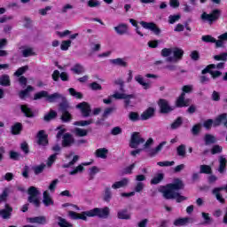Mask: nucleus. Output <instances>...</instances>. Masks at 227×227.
I'll use <instances>...</instances> for the list:
<instances>
[{
	"mask_svg": "<svg viewBox=\"0 0 227 227\" xmlns=\"http://www.w3.org/2000/svg\"><path fill=\"white\" fill-rule=\"evenodd\" d=\"M89 217H98L99 219H107L111 215V209L109 207H95L88 211Z\"/></svg>",
	"mask_w": 227,
	"mask_h": 227,
	"instance_id": "39448f33",
	"label": "nucleus"
},
{
	"mask_svg": "<svg viewBox=\"0 0 227 227\" xmlns=\"http://www.w3.org/2000/svg\"><path fill=\"white\" fill-rule=\"evenodd\" d=\"M37 145L39 146H49V135L45 133V130L41 129L37 132Z\"/></svg>",
	"mask_w": 227,
	"mask_h": 227,
	"instance_id": "9d476101",
	"label": "nucleus"
},
{
	"mask_svg": "<svg viewBox=\"0 0 227 227\" xmlns=\"http://www.w3.org/2000/svg\"><path fill=\"white\" fill-rule=\"evenodd\" d=\"M210 152L211 155H217V153H223V146L219 145H215L212 146Z\"/></svg>",
	"mask_w": 227,
	"mask_h": 227,
	"instance_id": "de8ad7c7",
	"label": "nucleus"
},
{
	"mask_svg": "<svg viewBox=\"0 0 227 227\" xmlns=\"http://www.w3.org/2000/svg\"><path fill=\"white\" fill-rule=\"evenodd\" d=\"M43 203L44 207H51L54 206V200H52V197H51V193L49 191H44L43 193Z\"/></svg>",
	"mask_w": 227,
	"mask_h": 227,
	"instance_id": "a211bd4d",
	"label": "nucleus"
},
{
	"mask_svg": "<svg viewBox=\"0 0 227 227\" xmlns=\"http://www.w3.org/2000/svg\"><path fill=\"white\" fill-rule=\"evenodd\" d=\"M127 185H129V179L124 177L112 184V189H121V187H127Z\"/></svg>",
	"mask_w": 227,
	"mask_h": 227,
	"instance_id": "393cba45",
	"label": "nucleus"
},
{
	"mask_svg": "<svg viewBox=\"0 0 227 227\" xmlns=\"http://www.w3.org/2000/svg\"><path fill=\"white\" fill-rule=\"evenodd\" d=\"M84 171V167L81 164L78 165L75 168L69 172V175H77V173H82Z\"/></svg>",
	"mask_w": 227,
	"mask_h": 227,
	"instance_id": "774afa93",
	"label": "nucleus"
},
{
	"mask_svg": "<svg viewBox=\"0 0 227 227\" xmlns=\"http://www.w3.org/2000/svg\"><path fill=\"white\" fill-rule=\"evenodd\" d=\"M72 45L71 40L62 41L60 49L61 51H68V48Z\"/></svg>",
	"mask_w": 227,
	"mask_h": 227,
	"instance_id": "e2e57ef3",
	"label": "nucleus"
},
{
	"mask_svg": "<svg viewBox=\"0 0 227 227\" xmlns=\"http://www.w3.org/2000/svg\"><path fill=\"white\" fill-rule=\"evenodd\" d=\"M12 82L10 81V75L2 74L0 76V85L1 86H11Z\"/></svg>",
	"mask_w": 227,
	"mask_h": 227,
	"instance_id": "f704fd0d",
	"label": "nucleus"
},
{
	"mask_svg": "<svg viewBox=\"0 0 227 227\" xmlns=\"http://www.w3.org/2000/svg\"><path fill=\"white\" fill-rule=\"evenodd\" d=\"M89 88H90V90H92V91L102 90V85H100V83H98L97 82H93L90 83Z\"/></svg>",
	"mask_w": 227,
	"mask_h": 227,
	"instance_id": "4d7b16f0",
	"label": "nucleus"
},
{
	"mask_svg": "<svg viewBox=\"0 0 227 227\" xmlns=\"http://www.w3.org/2000/svg\"><path fill=\"white\" fill-rule=\"evenodd\" d=\"M221 191H223L221 189V187H216V188L213 189L212 194H214V196H215L217 201L222 203V205H224V203H226V200H224V198H223V195H221Z\"/></svg>",
	"mask_w": 227,
	"mask_h": 227,
	"instance_id": "b1692460",
	"label": "nucleus"
},
{
	"mask_svg": "<svg viewBox=\"0 0 227 227\" xmlns=\"http://www.w3.org/2000/svg\"><path fill=\"white\" fill-rule=\"evenodd\" d=\"M129 119L130 121H139V120H141V115L139 116V113L137 112H130L129 114Z\"/></svg>",
	"mask_w": 227,
	"mask_h": 227,
	"instance_id": "8fccbe9b",
	"label": "nucleus"
},
{
	"mask_svg": "<svg viewBox=\"0 0 227 227\" xmlns=\"http://www.w3.org/2000/svg\"><path fill=\"white\" fill-rule=\"evenodd\" d=\"M20 111H21V113H23V114L26 116V118H35V112H33V110L31 108H29V106L21 105Z\"/></svg>",
	"mask_w": 227,
	"mask_h": 227,
	"instance_id": "aec40b11",
	"label": "nucleus"
},
{
	"mask_svg": "<svg viewBox=\"0 0 227 227\" xmlns=\"http://www.w3.org/2000/svg\"><path fill=\"white\" fill-rule=\"evenodd\" d=\"M185 184L180 178H175L173 183L168 184L165 186H160L159 192H161L165 200H176V203L186 201L187 197L180 194L178 191L184 190Z\"/></svg>",
	"mask_w": 227,
	"mask_h": 227,
	"instance_id": "f257e3e1",
	"label": "nucleus"
},
{
	"mask_svg": "<svg viewBox=\"0 0 227 227\" xmlns=\"http://www.w3.org/2000/svg\"><path fill=\"white\" fill-rule=\"evenodd\" d=\"M202 42H205L206 43H215V38H214L210 35H203L201 37Z\"/></svg>",
	"mask_w": 227,
	"mask_h": 227,
	"instance_id": "13d9d810",
	"label": "nucleus"
},
{
	"mask_svg": "<svg viewBox=\"0 0 227 227\" xmlns=\"http://www.w3.org/2000/svg\"><path fill=\"white\" fill-rule=\"evenodd\" d=\"M177 155L179 157H185V145H180L176 148Z\"/></svg>",
	"mask_w": 227,
	"mask_h": 227,
	"instance_id": "052dcab7",
	"label": "nucleus"
},
{
	"mask_svg": "<svg viewBox=\"0 0 227 227\" xmlns=\"http://www.w3.org/2000/svg\"><path fill=\"white\" fill-rule=\"evenodd\" d=\"M62 96L63 94H59V92H55L50 95L48 91L41 90L39 92H36L34 95V100H42V98H46V102H49L50 104H53L54 102H56V100L59 99V98Z\"/></svg>",
	"mask_w": 227,
	"mask_h": 227,
	"instance_id": "7ed1b4c3",
	"label": "nucleus"
},
{
	"mask_svg": "<svg viewBox=\"0 0 227 227\" xmlns=\"http://www.w3.org/2000/svg\"><path fill=\"white\" fill-rule=\"evenodd\" d=\"M204 141L206 145H214V143H215V137L210 134H206Z\"/></svg>",
	"mask_w": 227,
	"mask_h": 227,
	"instance_id": "864d4df0",
	"label": "nucleus"
},
{
	"mask_svg": "<svg viewBox=\"0 0 227 227\" xmlns=\"http://www.w3.org/2000/svg\"><path fill=\"white\" fill-rule=\"evenodd\" d=\"M200 173L202 175H212V167L209 165H200Z\"/></svg>",
	"mask_w": 227,
	"mask_h": 227,
	"instance_id": "79ce46f5",
	"label": "nucleus"
},
{
	"mask_svg": "<svg viewBox=\"0 0 227 227\" xmlns=\"http://www.w3.org/2000/svg\"><path fill=\"white\" fill-rule=\"evenodd\" d=\"M135 81H137V82H138V84H140L141 86H144V90H149L150 83L145 82L143 76H141L140 74L135 76Z\"/></svg>",
	"mask_w": 227,
	"mask_h": 227,
	"instance_id": "e433bc0d",
	"label": "nucleus"
},
{
	"mask_svg": "<svg viewBox=\"0 0 227 227\" xmlns=\"http://www.w3.org/2000/svg\"><path fill=\"white\" fill-rule=\"evenodd\" d=\"M114 31L117 35H125L129 31V27L125 23H121L117 27H114Z\"/></svg>",
	"mask_w": 227,
	"mask_h": 227,
	"instance_id": "bb28decb",
	"label": "nucleus"
},
{
	"mask_svg": "<svg viewBox=\"0 0 227 227\" xmlns=\"http://www.w3.org/2000/svg\"><path fill=\"white\" fill-rule=\"evenodd\" d=\"M114 111H116L115 106L106 108L102 114V118H109V115L113 114V113H114Z\"/></svg>",
	"mask_w": 227,
	"mask_h": 227,
	"instance_id": "09e8293b",
	"label": "nucleus"
},
{
	"mask_svg": "<svg viewBox=\"0 0 227 227\" xmlns=\"http://www.w3.org/2000/svg\"><path fill=\"white\" fill-rule=\"evenodd\" d=\"M22 129H23L22 123L16 122L14 123V125L12 126L11 133L12 134V136H19V134L22 132Z\"/></svg>",
	"mask_w": 227,
	"mask_h": 227,
	"instance_id": "a878e982",
	"label": "nucleus"
},
{
	"mask_svg": "<svg viewBox=\"0 0 227 227\" xmlns=\"http://www.w3.org/2000/svg\"><path fill=\"white\" fill-rule=\"evenodd\" d=\"M71 72L73 74H76V75H81V74H84V67L77 63L73 67H71Z\"/></svg>",
	"mask_w": 227,
	"mask_h": 227,
	"instance_id": "2f4dec72",
	"label": "nucleus"
},
{
	"mask_svg": "<svg viewBox=\"0 0 227 227\" xmlns=\"http://www.w3.org/2000/svg\"><path fill=\"white\" fill-rule=\"evenodd\" d=\"M184 123V120L182 117H177L173 123L170 125V129L172 130H176V129H179V127H182V124Z\"/></svg>",
	"mask_w": 227,
	"mask_h": 227,
	"instance_id": "c9c22d12",
	"label": "nucleus"
},
{
	"mask_svg": "<svg viewBox=\"0 0 227 227\" xmlns=\"http://www.w3.org/2000/svg\"><path fill=\"white\" fill-rule=\"evenodd\" d=\"M23 58H29V56H35V51H33V48H27L22 51Z\"/></svg>",
	"mask_w": 227,
	"mask_h": 227,
	"instance_id": "680f3d73",
	"label": "nucleus"
},
{
	"mask_svg": "<svg viewBox=\"0 0 227 227\" xmlns=\"http://www.w3.org/2000/svg\"><path fill=\"white\" fill-rule=\"evenodd\" d=\"M110 63L112 65H114L115 67H121L122 68H127L129 67V64L127 63V61H125V59L121 58L110 59Z\"/></svg>",
	"mask_w": 227,
	"mask_h": 227,
	"instance_id": "412c9836",
	"label": "nucleus"
},
{
	"mask_svg": "<svg viewBox=\"0 0 227 227\" xmlns=\"http://www.w3.org/2000/svg\"><path fill=\"white\" fill-rule=\"evenodd\" d=\"M129 22H130L131 26L136 27L137 35H139V36H144L143 33L139 29V26L137 25V21L136 20H134V19H129Z\"/></svg>",
	"mask_w": 227,
	"mask_h": 227,
	"instance_id": "5fc2aeb1",
	"label": "nucleus"
},
{
	"mask_svg": "<svg viewBox=\"0 0 227 227\" xmlns=\"http://www.w3.org/2000/svg\"><path fill=\"white\" fill-rule=\"evenodd\" d=\"M140 25L142 26V27H144V29H150V31H153V33H154V35H156L157 36H159V35H160L161 33V30L157 27V24H155L154 22L140 21Z\"/></svg>",
	"mask_w": 227,
	"mask_h": 227,
	"instance_id": "f8f14e48",
	"label": "nucleus"
},
{
	"mask_svg": "<svg viewBox=\"0 0 227 227\" xmlns=\"http://www.w3.org/2000/svg\"><path fill=\"white\" fill-rule=\"evenodd\" d=\"M176 107H188L189 99H184L183 98H178L176 101Z\"/></svg>",
	"mask_w": 227,
	"mask_h": 227,
	"instance_id": "ea45409f",
	"label": "nucleus"
},
{
	"mask_svg": "<svg viewBox=\"0 0 227 227\" xmlns=\"http://www.w3.org/2000/svg\"><path fill=\"white\" fill-rule=\"evenodd\" d=\"M75 143V138H74V135L71 133H65L62 137V148H70Z\"/></svg>",
	"mask_w": 227,
	"mask_h": 227,
	"instance_id": "9b49d317",
	"label": "nucleus"
},
{
	"mask_svg": "<svg viewBox=\"0 0 227 227\" xmlns=\"http://www.w3.org/2000/svg\"><path fill=\"white\" fill-rule=\"evenodd\" d=\"M59 227H72L74 226L72 223H68L67 221V219L61 217V216H59Z\"/></svg>",
	"mask_w": 227,
	"mask_h": 227,
	"instance_id": "603ef678",
	"label": "nucleus"
},
{
	"mask_svg": "<svg viewBox=\"0 0 227 227\" xmlns=\"http://www.w3.org/2000/svg\"><path fill=\"white\" fill-rule=\"evenodd\" d=\"M112 198H113V192H111V188H106L105 193L103 196L104 201H106V203H109V201H111Z\"/></svg>",
	"mask_w": 227,
	"mask_h": 227,
	"instance_id": "37998d69",
	"label": "nucleus"
},
{
	"mask_svg": "<svg viewBox=\"0 0 227 227\" xmlns=\"http://www.w3.org/2000/svg\"><path fill=\"white\" fill-rule=\"evenodd\" d=\"M157 166H160V168H168L169 166H175V161H158Z\"/></svg>",
	"mask_w": 227,
	"mask_h": 227,
	"instance_id": "338daca9",
	"label": "nucleus"
},
{
	"mask_svg": "<svg viewBox=\"0 0 227 227\" xmlns=\"http://www.w3.org/2000/svg\"><path fill=\"white\" fill-rule=\"evenodd\" d=\"M168 142L163 141L160 143L154 149H152L149 153L150 157H155L156 153L162 151V148L167 145Z\"/></svg>",
	"mask_w": 227,
	"mask_h": 227,
	"instance_id": "c756f323",
	"label": "nucleus"
},
{
	"mask_svg": "<svg viewBox=\"0 0 227 227\" xmlns=\"http://www.w3.org/2000/svg\"><path fill=\"white\" fill-rule=\"evenodd\" d=\"M27 201L28 203H31L34 205L35 208H40V206L42 205V202L40 201V199H38V195L40 194V191H38V188L35 186H30L27 190Z\"/></svg>",
	"mask_w": 227,
	"mask_h": 227,
	"instance_id": "20e7f679",
	"label": "nucleus"
},
{
	"mask_svg": "<svg viewBox=\"0 0 227 227\" xmlns=\"http://www.w3.org/2000/svg\"><path fill=\"white\" fill-rule=\"evenodd\" d=\"M214 69H215V64H209L201 71V74L202 75H205V74H210L211 75Z\"/></svg>",
	"mask_w": 227,
	"mask_h": 227,
	"instance_id": "3c124183",
	"label": "nucleus"
},
{
	"mask_svg": "<svg viewBox=\"0 0 227 227\" xmlns=\"http://www.w3.org/2000/svg\"><path fill=\"white\" fill-rule=\"evenodd\" d=\"M173 54L174 59H176V61H179L180 59H182V58H184V50L180 48H174Z\"/></svg>",
	"mask_w": 227,
	"mask_h": 227,
	"instance_id": "72a5a7b5",
	"label": "nucleus"
},
{
	"mask_svg": "<svg viewBox=\"0 0 227 227\" xmlns=\"http://www.w3.org/2000/svg\"><path fill=\"white\" fill-rule=\"evenodd\" d=\"M132 98H136V95L134 94H126V96H124V108L125 109H129V107H132Z\"/></svg>",
	"mask_w": 227,
	"mask_h": 227,
	"instance_id": "7c9ffc66",
	"label": "nucleus"
},
{
	"mask_svg": "<svg viewBox=\"0 0 227 227\" xmlns=\"http://www.w3.org/2000/svg\"><path fill=\"white\" fill-rule=\"evenodd\" d=\"M117 217L118 219H122L125 221H129V219L131 218L130 214L129 213V209H121L117 212Z\"/></svg>",
	"mask_w": 227,
	"mask_h": 227,
	"instance_id": "c85d7f7f",
	"label": "nucleus"
},
{
	"mask_svg": "<svg viewBox=\"0 0 227 227\" xmlns=\"http://www.w3.org/2000/svg\"><path fill=\"white\" fill-rule=\"evenodd\" d=\"M220 17L221 10L219 9H214L209 14L207 12H203L200 15V19L204 20V22H208V24H214V22H217Z\"/></svg>",
	"mask_w": 227,
	"mask_h": 227,
	"instance_id": "423d86ee",
	"label": "nucleus"
},
{
	"mask_svg": "<svg viewBox=\"0 0 227 227\" xmlns=\"http://www.w3.org/2000/svg\"><path fill=\"white\" fill-rule=\"evenodd\" d=\"M145 141V138L141 137V133L135 131L132 133L129 140V148H137L139 145H143Z\"/></svg>",
	"mask_w": 227,
	"mask_h": 227,
	"instance_id": "6e6552de",
	"label": "nucleus"
},
{
	"mask_svg": "<svg viewBox=\"0 0 227 227\" xmlns=\"http://www.w3.org/2000/svg\"><path fill=\"white\" fill-rule=\"evenodd\" d=\"M59 99L61 100V103L59 104V111L61 113L60 120L62 123H70L73 120L72 114L68 111L70 109V103H68L64 95Z\"/></svg>",
	"mask_w": 227,
	"mask_h": 227,
	"instance_id": "f03ea898",
	"label": "nucleus"
},
{
	"mask_svg": "<svg viewBox=\"0 0 227 227\" xmlns=\"http://www.w3.org/2000/svg\"><path fill=\"white\" fill-rule=\"evenodd\" d=\"M163 180H164V174L159 173L153 178L151 179V184L157 185V184H160V182Z\"/></svg>",
	"mask_w": 227,
	"mask_h": 227,
	"instance_id": "58836bf2",
	"label": "nucleus"
},
{
	"mask_svg": "<svg viewBox=\"0 0 227 227\" xmlns=\"http://www.w3.org/2000/svg\"><path fill=\"white\" fill-rule=\"evenodd\" d=\"M68 91H69V95H71V97H74V98H78L79 100H81L83 97L82 93L76 91L75 89H74V88H69Z\"/></svg>",
	"mask_w": 227,
	"mask_h": 227,
	"instance_id": "49530a36",
	"label": "nucleus"
},
{
	"mask_svg": "<svg viewBox=\"0 0 227 227\" xmlns=\"http://www.w3.org/2000/svg\"><path fill=\"white\" fill-rule=\"evenodd\" d=\"M227 42V32L220 35L218 36V40L215 39V49H219L221 47H224V42Z\"/></svg>",
	"mask_w": 227,
	"mask_h": 227,
	"instance_id": "4be33fe9",
	"label": "nucleus"
},
{
	"mask_svg": "<svg viewBox=\"0 0 227 227\" xmlns=\"http://www.w3.org/2000/svg\"><path fill=\"white\" fill-rule=\"evenodd\" d=\"M45 167L44 163H41L40 165L32 167V170L35 175H41V173L45 169Z\"/></svg>",
	"mask_w": 227,
	"mask_h": 227,
	"instance_id": "c03bdc74",
	"label": "nucleus"
},
{
	"mask_svg": "<svg viewBox=\"0 0 227 227\" xmlns=\"http://www.w3.org/2000/svg\"><path fill=\"white\" fill-rule=\"evenodd\" d=\"M74 132L79 137H84L85 136H88V131L81 128H75Z\"/></svg>",
	"mask_w": 227,
	"mask_h": 227,
	"instance_id": "bf43d9fd",
	"label": "nucleus"
},
{
	"mask_svg": "<svg viewBox=\"0 0 227 227\" xmlns=\"http://www.w3.org/2000/svg\"><path fill=\"white\" fill-rule=\"evenodd\" d=\"M200 130H201V124L197 123V124L193 125V127L192 129V134L193 136H198V134H200Z\"/></svg>",
	"mask_w": 227,
	"mask_h": 227,
	"instance_id": "0e129e2a",
	"label": "nucleus"
},
{
	"mask_svg": "<svg viewBox=\"0 0 227 227\" xmlns=\"http://www.w3.org/2000/svg\"><path fill=\"white\" fill-rule=\"evenodd\" d=\"M57 117H58V113L51 109L49 113L44 115L43 120L44 121H51V120H54Z\"/></svg>",
	"mask_w": 227,
	"mask_h": 227,
	"instance_id": "4c0bfd02",
	"label": "nucleus"
},
{
	"mask_svg": "<svg viewBox=\"0 0 227 227\" xmlns=\"http://www.w3.org/2000/svg\"><path fill=\"white\" fill-rule=\"evenodd\" d=\"M153 116H155V108L150 106L141 114V120L142 121H146V120H150Z\"/></svg>",
	"mask_w": 227,
	"mask_h": 227,
	"instance_id": "dca6fc26",
	"label": "nucleus"
},
{
	"mask_svg": "<svg viewBox=\"0 0 227 227\" xmlns=\"http://www.w3.org/2000/svg\"><path fill=\"white\" fill-rule=\"evenodd\" d=\"M58 155H59V153H55L51 154V155L48 158L47 166H48L49 168H51V166H52V164H54V162H56V160L58 159Z\"/></svg>",
	"mask_w": 227,
	"mask_h": 227,
	"instance_id": "6e6d98bb",
	"label": "nucleus"
},
{
	"mask_svg": "<svg viewBox=\"0 0 227 227\" xmlns=\"http://www.w3.org/2000/svg\"><path fill=\"white\" fill-rule=\"evenodd\" d=\"M96 157L99 159H107V153H109V150L106 148H99L96 150Z\"/></svg>",
	"mask_w": 227,
	"mask_h": 227,
	"instance_id": "473e14b6",
	"label": "nucleus"
},
{
	"mask_svg": "<svg viewBox=\"0 0 227 227\" xmlns=\"http://www.w3.org/2000/svg\"><path fill=\"white\" fill-rule=\"evenodd\" d=\"M68 215L74 221H78L79 219H81L82 221H88L89 213L88 211H83L79 214L75 211H68Z\"/></svg>",
	"mask_w": 227,
	"mask_h": 227,
	"instance_id": "4468645a",
	"label": "nucleus"
},
{
	"mask_svg": "<svg viewBox=\"0 0 227 227\" xmlns=\"http://www.w3.org/2000/svg\"><path fill=\"white\" fill-rule=\"evenodd\" d=\"M27 70H29V66H23L18 68V70L14 73V75L16 77H22V75H24Z\"/></svg>",
	"mask_w": 227,
	"mask_h": 227,
	"instance_id": "a19ab883",
	"label": "nucleus"
},
{
	"mask_svg": "<svg viewBox=\"0 0 227 227\" xmlns=\"http://www.w3.org/2000/svg\"><path fill=\"white\" fill-rule=\"evenodd\" d=\"M76 107L81 110L82 116L83 118H88L90 114H91V106H90V104L86 102H82L76 106Z\"/></svg>",
	"mask_w": 227,
	"mask_h": 227,
	"instance_id": "2eb2a0df",
	"label": "nucleus"
},
{
	"mask_svg": "<svg viewBox=\"0 0 227 227\" xmlns=\"http://www.w3.org/2000/svg\"><path fill=\"white\" fill-rule=\"evenodd\" d=\"M227 118V114H219L215 121L212 119H207V121H204L203 127L207 129V130H210L212 129V125L214 127H219L223 123V120H226Z\"/></svg>",
	"mask_w": 227,
	"mask_h": 227,
	"instance_id": "0eeeda50",
	"label": "nucleus"
},
{
	"mask_svg": "<svg viewBox=\"0 0 227 227\" xmlns=\"http://www.w3.org/2000/svg\"><path fill=\"white\" fill-rule=\"evenodd\" d=\"M12 212H13V207L10 204H5V208L0 209V215L3 219H10Z\"/></svg>",
	"mask_w": 227,
	"mask_h": 227,
	"instance_id": "f3484780",
	"label": "nucleus"
},
{
	"mask_svg": "<svg viewBox=\"0 0 227 227\" xmlns=\"http://www.w3.org/2000/svg\"><path fill=\"white\" fill-rule=\"evenodd\" d=\"M91 123H93V119L88 121H74V125L76 127H88V125H91Z\"/></svg>",
	"mask_w": 227,
	"mask_h": 227,
	"instance_id": "a18cd8bd",
	"label": "nucleus"
},
{
	"mask_svg": "<svg viewBox=\"0 0 227 227\" xmlns=\"http://www.w3.org/2000/svg\"><path fill=\"white\" fill-rule=\"evenodd\" d=\"M158 106L160 107V113L161 114H168V113H171L173 111V107L169 106V102L164 98H160L158 101Z\"/></svg>",
	"mask_w": 227,
	"mask_h": 227,
	"instance_id": "1a4fd4ad",
	"label": "nucleus"
},
{
	"mask_svg": "<svg viewBox=\"0 0 227 227\" xmlns=\"http://www.w3.org/2000/svg\"><path fill=\"white\" fill-rule=\"evenodd\" d=\"M219 167L218 171L219 173H224L226 171V166H227V160L224 156H219Z\"/></svg>",
	"mask_w": 227,
	"mask_h": 227,
	"instance_id": "cd10ccee",
	"label": "nucleus"
},
{
	"mask_svg": "<svg viewBox=\"0 0 227 227\" xmlns=\"http://www.w3.org/2000/svg\"><path fill=\"white\" fill-rule=\"evenodd\" d=\"M194 223V218L192 217H179L174 220V226H189V224H192Z\"/></svg>",
	"mask_w": 227,
	"mask_h": 227,
	"instance_id": "ddd939ff",
	"label": "nucleus"
},
{
	"mask_svg": "<svg viewBox=\"0 0 227 227\" xmlns=\"http://www.w3.org/2000/svg\"><path fill=\"white\" fill-rule=\"evenodd\" d=\"M27 221L32 224H47V218L43 215L29 217Z\"/></svg>",
	"mask_w": 227,
	"mask_h": 227,
	"instance_id": "6ab92c4d",
	"label": "nucleus"
},
{
	"mask_svg": "<svg viewBox=\"0 0 227 227\" xmlns=\"http://www.w3.org/2000/svg\"><path fill=\"white\" fill-rule=\"evenodd\" d=\"M35 91V88L31 85H28L25 90H22L19 92V98L20 100H24L26 97H29V93Z\"/></svg>",
	"mask_w": 227,
	"mask_h": 227,
	"instance_id": "5701e85b",
	"label": "nucleus"
},
{
	"mask_svg": "<svg viewBox=\"0 0 227 227\" xmlns=\"http://www.w3.org/2000/svg\"><path fill=\"white\" fill-rule=\"evenodd\" d=\"M9 155L12 160H20V153L15 151H10Z\"/></svg>",
	"mask_w": 227,
	"mask_h": 227,
	"instance_id": "69168bd1",
	"label": "nucleus"
}]
</instances>
